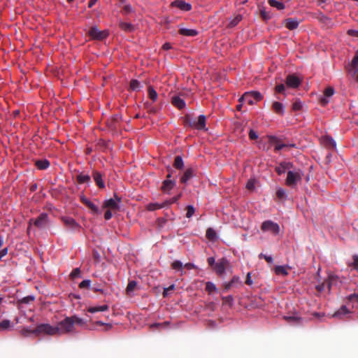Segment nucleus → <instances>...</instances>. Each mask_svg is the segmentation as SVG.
I'll return each mask as SVG.
<instances>
[{"label": "nucleus", "mask_w": 358, "mask_h": 358, "mask_svg": "<svg viewBox=\"0 0 358 358\" xmlns=\"http://www.w3.org/2000/svg\"><path fill=\"white\" fill-rule=\"evenodd\" d=\"M303 175V172L300 169H289L287 172L286 185L292 188L295 187L301 182Z\"/></svg>", "instance_id": "f257e3e1"}, {"label": "nucleus", "mask_w": 358, "mask_h": 358, "mask_svg": "<svg viewBox=\"0 0 358 358\" xmlns=\"http://www.w3.org/2000/svg\"><path fill=\"white\" fill-rule=\"evenodd\" d=\"M33 334L36 336L41 335L55 336L57 334L56 326H52L49 324H41L33 329Z\"/></svg>", "instance_id": "f03ea898"}, {"label": "nucleus", "mask_w": 358, "mask_h": 358, "mask_svg": "<svg viewBox=\"0 0 358 358\" xmlns=\"http://www.w3.org/2000/svg\"><path fill=\"white\" fill-rule=\"evenodd\" d=\"M56 329L57 330V334L59 335L72 332L74 329L73 319L71 318V317H66L57 324Z\"/></svg>", "instance_id": "7ed1b4c3"}, {"label": "nucleus", "mask_w": 358, "mask_h": 358, "mask_svg": "<svg viewBox=\"0 0 358 358\" xmlns=\"http://www.w3.org/2000/svg\"><path fill=\"white\" fill-rule=\"evenodd\" d=\"M185 122L192 128L199 130L206 129V116L203 115H199L197 120H193L189 115H186Z\"/></svg>", "instance_id": "20e7f679"}, {"label": "nucleus", "mask_w": 358, "mask_h": 358, "mask_svg": "<svg viewBox=\"0 0 358 358\" xmlns=\"http://www.w3.org/2000/svg\"><path fill=\"white\" fill-rule=\"evenodd\" d=\"M262 96L258 92H245L240 99L239 102H247L250 105H253L255 101H259L262 99Z\"/></svg>", "instance_id": "39448f33"}, {"label": "nucleus", "mask_w": 358, "mask_h": 358, "mask_svg": "<svg viewBox=\"0 0 358 358\" xmlns=\"http://www.w3.org/2000/svg\"><path fill=\"white\" fill-rule=\"evenodd\" d=\"M338 281V277L333 273H329L328 279L323 282L322 284L316 286V289L318 292H322L326 287L331 289V287L334 285H336Z\"/></svg>", "instance_id": "423d86ee"}, {"label": "nucleus", "mask_w": 358, "mask_h": 358, "mask_svg": "<svg viewBox=\"0 0 358 358\" xmlns=\"http://www.w3.org/2000/svg\"><path fill=\"white\" fill-rule=\"evenodd\" d=\"M88 35L93 40H103L108 36L107 30H99L96 26L92 27L87 32Z\"/></svg>", "instance_id": "0eeeda50"}, {"label": "nucleus", "mask_w": 358, "mask_h": 358, "mask_svg": "<svg viewBox=\"0 0 358 358\" xmlns=\"http://www.w3.org/2000/svg\"><path fill=\"white\" fill-rule=\"evenodd\" d=\"M261 229L264 232H270L273 235H278L280 232L279 225L271 220L264 221L262 224Z\"/></svg>", "instance_id": "6e6552de"}, {"label": "nucleus", "mask_w": 358, "mask_h": 358, "mask_svg": "<svg viewBox=\"0 0 358 358\" xmlns=\"http://www.w3.org/2000/svg\"><path fill=\"white\" fill-rule=\"evenodd\" d=\"M32 222H34V226L39 229L45 228L48 223V215L46 213L41 214L35 220H31L29 221V227L28 230H29L31 227Z\"/></svg>", "instance_id": "1a4fd4ad"}, {"label": "nucleus", "mask_w": 358, "mask_h": 358, "mask_svg": "<svg viewBox=\"0 0 358 358\" xmlns=\"http://www.w3.org/2000/svg\"><path fill=\"white\" fill-rule=\"evenodd\" d=\"M120 203L121 198L115 195L114 198L105 201L103 208H107L110 210H118L120 208Z\"/></svg>", "instance_id": "9d476101"}, {"label": "nucleus", "mask_w": 358, "mask_h": 358, "mask_svg": "<svg viewBox=\"0 0 358 358\" xmlns=\"http://www.w3.org/2000/svg\"><path fill=\"white\" fill-rule=\"evenodd\" d=\"M243 286V282L240 278L234 276L231 281L224 284V289L225 291H228L231 289L239 288Z\"/></svg>", "instance_id": "9b49d317"}, {"label": "nucleus", "mask_w": 358, "mask_h": 358, "mask_svg": "<svg viewBox=\"0 0 358 358\" xmlns=\"http://www.w3.org/2000/svg\"><path fill=\"white\" fill-rule=\"evenodd\" d=\"M301 83V79L294 74L287 76L286 78V85L288 87L296 88Z\"/></svg>", "instance_id": "f8f14e48"}, {"label": "nucleus", "mask_w": 358, "mask_h": 358, "mask_svg": "<svg viewBox=\"0 0 358 358\" xmlns=\"http://www.w3.org/2000/svg\"><path fill=\"white\" fill-rule=\"evenodd\" d=\"M334 94V90L332 87H328L324 92V96L320 99L322 106H326L329 102L328 98L332 96Z\"/></svg>", "instance_id": "ddd939ff"}, {"label": "nucleus", "mask_w": 358, "mask_h": 358, "mask_svg": "<svg viewBox=\"0 0 358 358\" xmlns=\"http://www.w3.org/2000/svg\"><path fill=\"white\" fill-rule=\"evenodd\" d=\"M62 222L64 223L65 226L72 230H75L80 228L79 224H78L74 219L70 217H62Z\"/></svg>", "instance_id": "4468645a"}, {"label": "nucleus", "mask_w": 358, "mask_h": 358, "mask_svg": "<svg viewBox=\"0 0 358 358\" xmlns=\"http://www.w3.org/2000/svg\"><path fill=\"white\" fill-rule=\"evenodd\" d=\"M171 6L174 7H177L183 11H188L191 10L192 6L191 4L186 3L182 0H176L171 3Z\"/></svg>", "instance_id": "2eb2a0df"}, {"label": "nucleus", "mask_w": 358, "mask_h": 358, "mask_svg": "<svg viewBox=\"0 0 358 358\" xmlns=\"http://www.w3.org/2000/svg\"><path fill=\"white\" fill-rule=\"evenodd\" d=\"M284 319L290 324L298 325L302 323V318L296 314L289 316H284Z\"/></svg>", "instance_id": "dca6fc26"}, {"label": "nucleus", "mask_w": 358, "mask_h": 358, "mask_svg": "<svg viewBox=\"0 0 358 358\" xmlns=\"http://www.w3.org/2000/svg\"><path fill=\"white\" fill-rule=\"evenodd\" d=\"M291 168H292V164L289 162H282L280 164L279 166L275 168L276 172L281 175L286 171H289Z\"/></svg>", "instance_id": "f3484780"}, {"label": "nucleus", "mask_w": 358, "mask_h": 358, "mask_svg": "<svg viewBox=\"0 0 358 358\" xmlns=\"http://www.w3.org/2000/svg\"><path fill=\"white\" fill-rule=\"evenodd\" d=\"M179 34L185 36H195L198 34V31L194 29L181 27L179 29Z\"/></svg>", "instance_id": "a211bd4d"}, {"label": "nucleus", "mask_w": 358, "mask_h": 358, "mask_svg": "<svg viewBox=\"0 0 358 358\" xmlns=\"http://www.w3.org/2000/svg\"><path fill=\"white\" fill-rule=\"evenodd\" d=\"M285 25L287 29L293 30L297 28L299 22L296 20L288 18L285 20Z\"/></svg>", "instance_id": "6ab92c4d"}, {"label": "nucleus", "mask_w": 358, "mask_h": 358, "mask_svg": "<svg viewBox=\"0 0 358 358\" xmlns=\"http://www.w3.org/2000/svg\"><path fill=\"white\" fill-rule=\"evenodd\" d=\"M171 102L173 106H175L179 109H182L185 106V101L178 96H173Z\"/></svg>", "instance_id": "aec40b11"}, {"label": "nucleus", "mask_w": 358, "mask_h": 358, "mask_svg": "<svg viewBox=\"0 0 358 358\" xmlns=\"http://www.w3.org/2000/svg\"><path fill=\"white\" fill-rule=\"evenodd\" d=\"M175 184H176L175 180H171L167 179L164 181L162 189L164 192H168L171 189H173V187L175 186Z\"/></svg>", "instance_id": "412c9836"}, {"label": "nucleus", "mask_w": 358, "mask_h": 358, "mask_svg": "<svg viewBox=\"0 0 358 358\" xmlns=\"http://www.w3.org/2000/svg\"><path fill=\"white\" fill-rule=\"evenodd\" d=\"M93 178L99 187L103 188L105 187L104 182L102 180V176L100 173L94 171L93 173Z\"/></svg>", "instance_id": "4be33fe9"}, {"label": "nucleus", "mask_w": 358, "mask_h": 358, "mask_svg": "<svg viewBox=\"0 0 358 358\" xmlns=\"http://www.w3.org/2000/svg\"><path fill=\"white\" fill-rule=\"evenodd\" d=\"M82 201L88 207L90 208L94 213H99V208L96 206H95L92 202L89 201L85 197L81 198Z\"/></svg>", "instance_id": "5701e85b"}, {"label": "nucleus", "mask_w": 358, "mask_h": 358, "mask_svg": "<svg viewBox=\"0 0 358 358\" xmlns=\"http://www.w3.org/2000/svg\"><path fill=\"white\" fill-rule=\"evenodd\" d=\"M109 308L108 305H103L99 306L90 307L87 311L91 313H94L99 311L103 312L108 310Z\"/></svg>", "instance_id": "b1692460"}, {"label": "nucleus", "mask_w": 358, "mask_h": 358, "mask_svg": "<svg viewBox=\"0 0 358 358\" xmlns=\"http://www.w3.org/2000/svg\"><path fill=\"white\" fill-rule=\"evenodd\" d=\"M272 108L278 114L282 115L284 113V106L282 103L275 101L273 103Z\"/></svg>", "instance_id": "393cba45"}, {"label": "nucleus", "mask_w": 358, "mask_h": 358, "mask_svg": "<svg viewBox=\"0 0 358 358\" xmlns=\"http://www.w3.org/2000/svg\"><path fill=\"white\" fill-rule=\"evenodd\" d=\"M193 170L192 169H187L181 178V182L183 183L187 182L191 178L193 177Z\"/></svg>", "instance_id": "a878e982"}, {"label": "nucleus", "mask_w": 358, "mask_h": 358, "mask_svg": "<svg viewBox=\"0 0 358 358\" xmlns=\"http://www.w3.org/2000/svg\"><path fill=\"white\" fill-rule=\"evenodd\" d=\"M350 313V310L346 308L345 306H342L340 309H338L336 312L333 315L335 317H339L343 315H346Z\"/></svg>", "instance_id": "bb28decb"}, {"label": "nucleus", "mask_w": 358, "mask_h": 358, "mask_svg": "<svg viewBox=\"0 0 358 358\" xmlns=\"http://www.w3.org/2000/svg\"><path fill=\"white\" fill-rule=\"evenodd\" d=\"M229 266V262L224 258L219 259L216 264L217 268H226Z\"/></svg>", "instance_id": "cd10ccee"}, {"label": "nucleus", "mask_w": 358, "mask_h": 358, "mask_svg": "<svg viewBox=\"0 0 358 358\" xmlns=\"http://www.w3.org/2000/svg\"><path fill=\"white\" fill-rule=\"evenodd\" d=\"M120 27L124 31L131 32L134 30V26L131 23L120 22Z\"/></svg>", "instance_id": "c85d7f7f"}, {"label": "nucleus", "mask_w": 358, "mask_h": 358, "mask_svg": "<svg viewBox=\"0 0 358 358\" xmlns=\"http://www.w3.org/2000/svg\"><path fill=\"white\" fill-rule=\"evenodd\" d=\"M167 202L164 203H162V204H160V203H149L148 206H147V209L148 210H150V211H153V210H155L157 209H159V208H162L164 206L165 204H166Z\"/></svg>", "instance_id": "c756f323"}, {"label": "nucleus", "mask_w": 358, "mask_h": 358, "mask_svg": "<svg viewBox=\"0 0 358 358\" xmlns=\"http://www.w3.org/2000/svg\"><path fill=\"white\" fill-rule=\"evenodd\" d=\"M268 3L271 6L276 8L278 10H282L285 6L282 2L275 0H268Z\"/></svg>", "instance_id": "7c9ffc66"}, {"label": "nucleus", "mask_w": 358, "mask_h": 358, "mask_svg": "<svg viewBox=\"0 0 358 358\" xmlns=\"http://www.w3.org/2000/svg\"><path fill=\"white\" fill-rule=\"evenodd\" d=\"M148 96L153 102L157 99V93L152 86L148 87Z\"/></svg>", "instance_id": "2f4dec72"}, {"label": "nucleus", "mask_w": 358, "mask_h": 358, "mask_svg": "<svg viewBox=\"0 0 358 358\" xmlns=\"http://www.w3.org/2000/svg\"><path fill=\"white\" fill-rule=\"evenodd\" d=\"M241 20L242 16L241 15H236L230 20L228 27L231 28L235 27Z\"/></svg>", "instance_id": "473e14b6"}, {"label": "nucleus", "mask_w": 358, "mask_h": 358, "mask_svg": "<svg viewBox=\"0 0 358 358\" xmlns=\"http://www.w3.org/2000/svg\"><path fill=\"white\" fill-rule=\"evenodd\" d=\"M77 180L79 183L89 182L90 181V176L89 175L80 173L77 176Z\"/></svg>", "instance_id": "72a5a7b5"}, {"label": "nucleus", "mask_w": 358, "mask_h": 358, "mask_svg": "<svg viewBox=\"0 0 358 358\" xmlns=\"http://www.w3.org/2000/svg\"><path fill=\"white\" fill-rule=\"evenodd\" d=\"M206 237L210 241L215 240L217 238L215 231L212 228H208L206 231Z\"/></svg>", "instance_id": "f704fd0d"}, {"label": "nucleus", "mask_w": 358, "mask_h": 358, "mask_svg": "<svg viewBox=\"0 0 358 358\" xmlns=\"http://www.w3.org/2000/svg\"><path fill=\"white\" fill-rule=\"evenodd\" d=\"M137 285V282L135 280H130L127 285L126 291L127 294H130L132 292H134V289Z\"/></svg>", "instance_id": "c9c22d12"}, {"label": "nucleus", "mask_w": 358, "mask_h": 358, "mask_svg": "<svg viewBox=\"0 0 358 358\" xmlns=\"http://www.w3.org/2000/svg\"><path fill=\"white\" fill-rule=\"evenodd\" d=\"M141 86L137 80H131L130 82V89L134 91L140 90Z\"/></svg>", "instance_id": "e433bc0d"}, {"label": "nucleus", "mask_w": 358, "mask_h": 358, "mask_svg": "<svg viewBox=\"0 0 358 358\" xmlns=\"http://www.w3.org/2000/svg\"><path fill=\"white\" fill-rule=\"evenodd\" d=\"M121 6L122 7V13L124 15H128L133 12V8L129 4H127L124 3L122 4Z\"/></svg>", "instance_id": "4c0bfd02"}, {"label": "nucleus", "mask_w": 358, "mask_h": 358, "mask_svg": "<svg viewBox=\"0 0 358 358\" xmlns=\"http://www.w3.org/2000/svg\"><path fill=\"white\" fill-rule=\"evenodd\" d=\"M174 166L176 169H181L183 167V161L181 157L177 156L175 158Z\"/></svg>", "instance_id": "58836bf2"}, {"label": "nucleus", "mask_w": 358, "mask_h": 358, "mask_svg": "<svg viewBox=\"0 0 358 358\" xmlns=\"http://www.w3.org/2000/svg\"><path fill=\"white\" fill-rule=\"evenodd\" d=\"M206 290L209 293L211 294L214 291L216 290V286L214 283L211 282H207L206 283Z\"/></svg>", "instance_id": "ea45409f"}, {"label": "nucleus", "mask_w": 358, "mask_h": 358, "mask_svg": "<svg viewBox=\"0 0 358 358\" xmlns=\"http://www.w3.org/2000/svg\"><path fill=\"white\" fill-rule=\"evenodd\" d=\"M36 165L37 166V167L39 169H45L46 168L48 167L49 166V162L46 160L45 161H38L36 162Z\"/></svg>", "instance_id": "a19ab883"}, {"label": "nucleus", "mask_w": 358, "mask_h": 358, "mask_svg": "<svg viewBox=\"0 0 358 358\" xmlns=\"http://www.w3.org/2000/svg\"><path fill=\"white\" fill-rule=\"evenodd\" d=\"M20 334L24 336V337H28L31 334H33V329H29L27 327H23L21 330H20Z\"/></svg>", "instance_id": "79ce46f5"}, {"label": "nucleus", "mask_w": 358, "mask_h": 358, "mask_svg": "<svg viewBox=\"0 0 358 358\" xmlns=\"http://www.w3.org/2000/svg\"><path fill=\"white\" fill-rule=\"evenodd\" d=\"M347 70L353 78L358 73V67L347 66Z\"/></svg>", "instance_id": "37998d69"}, {"label": "nucleus", "mask_w": 358, "mask_h": 358, "mask_svg": "<svg viewBox=\"0 0 358 358\" xmlns=\"http://www.w3.org/2000/svg\"><path fill=\"white\" fill-rule=\"evenodd\" d=\"M348 66L358 67V50L356 51L352 62Z\"/></svg>", "instance_id": "c03bdc74"}, {"label": "nucleus", "mask_w": 358, "mask_h": 358, "mask_svg": "<svg viewBox=\"0 0 358 358\" xmlns=\"http://www.w3.org/2000/svg\"><path fill=\"white\" fill-rule=\"evenodd\" d=\"M10 322L8 320H4L0 322V329L5 330L10 327Z\"/></svg>", "instance_id": "a18cd8bd"}, {"label": "nucleus", "mask_w": 358, "mask_h": 358, "mask_svg": "<svg viewBox=\"0 0 358 358\" xmlns=\"http://www.w3.org/2000/svg\"><path fill=\"white\" fill-rule=\"evenodd\" d=\"M34 300V297L33 296H27L25 297H23L22 299H20L18 301V303H29L31 301H33Z\"/></svg>", "instance_id": "49530a36"}, {"label": "nucleus", "mask_w": 358, "mask_h": 358, "mask_svg": "<svg viewBox=\"0 0 358 358\" xmlns=\"http://www.w3.org/2000/svg\"><path fill=\"white\" fill-rule=\"evenodd\" d=\"M71 318L73 319V324H78L80 325H83L85 324L83 319L78 317L76 315L71 316Z\"/></svg>", "instance_id": "de8ad7c7"}, {"label": "nucleus", "mask_w": 358, "mask_h": 358, "mask_svg": "<svg viewBox=\"0 0 358 358\" xmlns=\"http://www.w3.org/2000/svg\"><path fill=\"white\" fill-rule=\"evenodd\" d=\"M276 194H277V196L280 199H283L285 198V196H286V192H285V190L282 189V188H279L277 190V192H276Z\"/></svg>", "instance_id": "09e8293b"}, {"label": "nucleus", "mask_w": 358, "mask_h": 358, "mask_svg": "<svg viewBox=\"0 0 358 358\" xmlns=\"http://www.w3.org/2000/svg\"><path fill=\"white\" fill-rule=\"evenodd\" d=\"M194 211H195L194 208L192 206H188L187 207L186 217L187 218L191 217L193 215V214L194 213Z\"/></svg>", "instance_id": "8fccbe9b"}, {"label": "nucleus", "mask_w": 358, "mask_h": 358, "mask_svg": "<svg viewBox=\"0 0 358 358\" xmlns=\"http://www.w3.org/2000/svg\"><path fill=\"white\" fill-rule=\"evenodd\" d=\"M255 186V180L250 179L246 184V188L249 190H253Z\"/></svg>", "instance_id": "3c124183"}, {"label": "nucleus", "mask_w": 358, "mask_h": 358, "mask_svg": "<svg viewBox=\"0 0 358 358\" xmlns=\"http://www.w3.org/2000/svg\"><path fill=\"white\" fill-rule=\"evenodd\" d=\"M90 283H91V280H84L79 284V287L80 289L88 288L90 285Z\"/></svg>", "instance_id": "603ef678"}, {"label": "nucleus", "mask_w": 358, "mask_h": 358, "mask_svg": "<svg viewBox=\"0 0 358 358\" xmlns=\"http://www.w3.org/2000/svg\"><path fill=\"white\" fill-rule=\"evenodd\" d=\"M252 272H249V273H247L246 279H245V283L246 285H248L249 286L252 285L253 281L252 280Z\"/></svg>", "instance_id": "864d4df0"}, {"label": "nucleus", "mask_w": 358, "mask_h": 358, "mask_svg": "<svg viewBox=\"0 0 358 358\" xmlns=\"http://www.w3.org/2000/svg\"><path fill=\"white\" fill-rule=\"evenodd\" d=\"M302 108V103L300 101H296L293 105L292 108L294 110H299Z\"/></svg>", "instance_id": "5fc2aeb1"}, {"label": "nucleus", "mask_w": 358, "mask_h": 358, "mask_svg": "<svg viewBox=\"0 0 358 358\" xmlns=\"http://www.w3.org/2000/svg\"><path fill=\"white\" fill-rule=\"evenodd\" d=\"M348 299L350 301L358 303V293H355L349 295Z\"/></svg>", "instance_id": "6e6d98bb"}, {"label": "nucleus", "mask_w": 358, "mask_h": 358, "mask_svg": "<svg viewBox=\"0 0 358 358\" xmlns=\"http://www.w3.org/2000/svg\"><path fill=\"white\" fill-rule=\"evenodd\" d=\"M175 287L173 285H170L169 287L165 288L163 292V296L166 297L169 293V292L173 291Z\"/></svg>", "instance_id": "4d7b16f0"}, {"label": "nucleus", "mask_w": 358, "mask_h": 358, "mask_svg": "<svg viewBox=\"0 0 358 358\" xmlns=\"http://www.w3.org/2000/svg\"><path fill=\"white\" fill-rule=\"evenodd\" d=\"M285 89V86L284 84H279V85H276V87H275V91L278 93L283 92Z\"/></svg>", "instance_id": "13d9d810"}, {"label": "nucleus", "mask_w": 358, "mask_h": 358, "mask_svg": "<svg viewBox=\"0 0 358 358\" xmlns=\"http://www.w3.org/2000/svg\"><path fill=\"white\" fill-rule=\"evenodd\" d=\"M275 273L278 275L286 276L288 274L287 270H275Z\"/></svg>", "instance_id": "bf43d9fd"}, {"label": "nucleus", "mask_w": 358, "mask_h": 358, "mask_svg": "<svg viewBox=\"0 0 358 358\" xmlns=\"http://www.w3.org/2000/svg\"><path fill=\"white\" fill-rule=\"evenodd\" d=\"M182 264L180 261H175L172 264L173 268H182Z\"/></svg>", "instance_id": "052dcab7"}, {"label": "nucleus", "mask_w": 358, "mask_h": 358, "mask_svg": "<svg viewBox=\"0 0 358 358\" xmlns=\"http://www.w3.org/2000/svg\"><path fill=\"white\" fill-rule=\"evenodd\" d=\"M259 257V258H264V259H265V260H266L268 263H269V264H271V262H273V258H272V257H271V256H266V255H265L260 254Z\"/></svg>", "instance_id": "680f3d73"}, {"label": "nucleus", "mask_w": 358, "mask_h": 358, "mask_svg": "<svg viewBox=\"0 0 358 358\" xmlns=\"http://www.w3.org/2000/svg\"><path fill=\"white\" fill-rule=\"evenodd\" d=\"M261 15L266 20L271 18V15L265 10H261Z\"/></svg>", "instance_id": "e2e57ef3"}, {"label": "nucleus", "mask_w": 358, "mask_h": 358, "mask_svg": "<svg viewBox=\"0 0 358 358\" xmlns=\"http://www.w3.org/2000/svg\"><path fill=\"white\" fill-rule=\"evenodd\" d=\"M249 137L250 139L252 140H255L258 138V136L257 134V133L253 131L252 129H251L249 132Z\"/></svg>", "instance_id": "0e129e2a"}, {"label": "nucleus", "mask_w": 358, "mask_h": 358, "mask_svg": "<svg viewBox=\"0 0 358 358\" xmlns=\"http://www.w3.org/2000/svg\"><path fill=\"white\" fill-rule=\"evenodd\" d=\"M350 266H352L355 268H358V256L357 255L353 256V262L352 264H350Z\"/></svg>", "instance_id": "69168bd1"}, {"label": "nucleus", "mask_w": 358, "mask_h": 358, "mask_svg": "<svg viewBox=\"0 0 358 358\" xmlns=\"http://www.w3.org/2000/svg\"><path fill=\"white\" fill-rule=\"evenodd\" d=\"M80 270H73L71 273L70 275L72 278H75L78 277L80 275Z\"/></svg>", "instance_id": "338daca9"}, {"label": "nucleus", "mask_w": 358, "mask_h": 358, "mask_svg": "<svg viewBox=\"0 0 358 358\" xmlns=\"http://www.w3.org/2000/svg\"><path fill=\"white\" fill-rule=\"evenodd\" d=\"M285 147H287V144H285V143H278L275 145V150H282V148H284Z\"/></svg>", "instance_id": "774afa93"}]
</instances>
